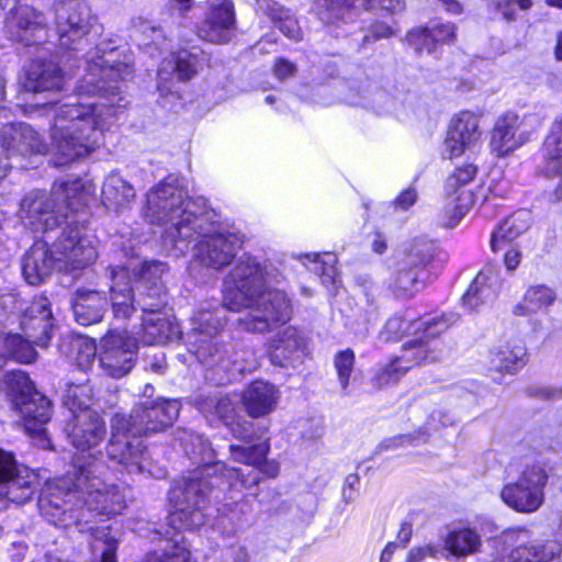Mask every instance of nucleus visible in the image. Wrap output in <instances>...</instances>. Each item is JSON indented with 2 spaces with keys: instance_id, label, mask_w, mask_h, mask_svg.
<instances>
[{
  "instance_id": "1",
  "label": "nucleus",
  "mask_w": 562,
  "mask_h": 562,
  "mask_svg": "<svg viewBox=\"0 0 562 562\" xmlns=\"http://www.w3.org/2000/svg\"><path fill=\"white\" fill-rule=\"evenodd\" d=\"M91 401L88 385L72 384L65 390L63 404L70 413L65 431L82 456L77 458L74 473L48 482L38 499L41 514L64 528L88 525L98 516L119 515L126 506L127 490L101 477L105 465L99 459V447L105 439L106 426L91 408Z\"/></svg>"
},
{
  "instance_id": "2",
  "label": "nucleus",
  "mask_w": 562,
  "mask_h": 562,
  "mask_svg": "<svg viewBox=\"0 0 562 562\" xmlns=\"http://www.w3.org/2000/svg\"><path fill=\"white\" fill-rule=\"evenodd\" d=\"M86 75L75 95L56 105L50 128L54 164L65 166L87 157L101 144L103 128L123 106L120 81L133 74L126 48L100 43L86 55Z\"/></svg>"
},
{
  "instance_id": "3",
  "label": "nucleus",
  "mask_w": 562,
  "mask_h": 562,
  "mask_svg": "<svg viewBox=\"0 0 562 562\" xmlns=\"http://www.w3.org/2000/svg\"><path fill=\"white\" fill-rule=\"evenodd\" d=\"M144 216L151 224L166 226L161 244L169 255L186 254L190 243L198 240L194 262L216 271L231 265L244 244V235L223 227L205 201L189 198L173 175L149 190Z\"/></svg>"
},
{
  "instance_id": "4",
  "label": "nucleus",
  "mask_w": 562,
  "mask_h": 562,
  "mask_svg": "<svg viewBox=\"0 0 562 562\" xmlns=\"http://www.w3.org/2000/svg\"><path fill=\"white\" fill-rule=\"evenodd\" d=\"M178 439L184 452L198 467L178 480L169 492L172 510L168 516V524L176 530H193L204 524L206 499L217 481L225 479L232 488L250 490L259 483L260 473L269 477H276L279 473V464L274 461H266L258 469L269 451L266 442L229 447L232 459L246 465L241 469L227 468L222 462L211 463L213 450L209 441L199 434L183 430Z\"/></svg>"
},
{
  "instance_id": "5",
  "label": "nucleus",
  "mask_w": 562,
  "mask_h": 562,
  "mask_svg": "<svg viewBox=\"0 0 562 562\" xmlns=\"http://www.w3.org/2000/svg\"><path fill=\"white\" fill-rule=\"evenodd\" d=\"M282 279L272 265H263L250 255H243L225 279V304L233 312L249 310L239 318L243 329L266 333L288 323L292 306L283 291L271 289Z\"/></svg>"
},
{
  "instance_id": "6",
  "label": "nucleus",
  "mask_w": 562,
  "mask_h": 562,
  "mask_svg": "<svg viewBox=\"0 0 562 562\" xmlns=\"http://www.w3.org/2000/svg\"><path fill=\"white\" fill-rule=\"evenodd\" d=\"M93 190L91 184L76 178L55 181L50 192L32 190L26 193L18 211L22 225L31 232L47 234L67 223L85 210Z\"/></svg>"
},
{
  "instance_id": "7",
  "label": "nucleus",
  "mask_w": 562,
  "mask_h": 562,
  "mask_svg": "<svg viewBox=\"0 0 562 562\" xmlns=\"http://www.w3.org/2000/svg\"><path fill=\"white\" fill-rule=\"evenodd\" d=\"M85 210L72 215L63 227L60 236L53 243L58 269L67 272L82 270L98 258V240L85 226Z\"/></svg>"
},
{
  "instance_id": "8",
  "label": "nucleus",
  "mask_w": 562,
  "mask_h": 562,
  "mask_svg": "<svg viewBox=\"0 0 562 562\" xmlns=\"http://www.w3.org/2000/svg\"><path fill=\"white\" fill-rule=\"evenodd\" d=\"M111 437L106 446L109 460L128 473L147 471V451L139 434L124 414L111 418Z\"/></svg>"
},
{
  "instance_id": "9",
  "label": "nucleus",
  "mask_w": 562,
  "mask_h": 562,
  "mask_svg": "<svg viewBox=\"0 0 562 562\" xmlns=\"http://www.w3.org/2000/svg\"><path fill=\"white\" fill-rule=\"evenodd\" d=\"M200 362L206 368V379L215 384H226L240 375L255 371L259 361L251 349L235 350L233 345H222L218 352L199 350Z\"/></svg>"
},
{
  "instance_id": "10",
  "label": "nucleus",
  "mask_w": 562,
  "mask_h": 562,
  "mask_svg": "<svg viewBox=\"0 0 562 562\" xmlns=\"http://www.w3.org/2000/svg\"><path fill=\"white\" fill-rule=\"evenodd\" d=\"M548 479V473L541 464L527 465L516 482L503 486L501 498L517 513H535L544 502Z\"/></svg>"
},
{
  "instance_id": "11",
  "label": "nucleus",
  "mask_w": 562,
  "mask_h": 562,
  "mask_svg": "<svg viewBox=\"0 0 562 562\" xmlns=\"http://www.w3.org/2000/svg\"><path fill=\"white\" fill-rule=\"evenodd\" d=\"M441 356V341H408L404 345L401 356L375 370L372 383L379 389L395 384L414 366L436 362Z\"/></svg>"
},
{
  "instance_id": "12",
  "label": "nucleus",
  "mask_w": 562,
  "mask_h": 562,
  "mask_svg": "<svg viewBox=\"0 0 562 562\" xmlns=\"http://www.w3.org/2000/svg\"><path fill=\"white\" fill-rule=\"evenodd\" d=\"M531 530L525 527L503 532V541L510 547L502 562H555L562 554V543L555 539L538 540L531 538Z\"/></svg>"
},
{
  "instance_id": "13",
  "label": "nucleus",
  "mask_w": 562,
  "mask_h": 562,
  "mask_svg": "<svg viewBox=\"0 0 562 562\" xmlns=\"http://www.w3.org/2000/svg\"><path fill=\"white\" fill-rule=\"evenodd\" d=\"M476 175V167L464 165L457 168L447 179L446 195L439 223L445 227H454L470 211L474 203L472 182Z\"/></svg>"
},
{
  "instance_id": "14",
  "label": "nucleus",
  "mask_w": 562,
  "mask_h": 562,
  "mask_svg": "<svg viewBox=\"0 0 562 562\" xmlns=\"http://www.w3.org/2000/svg\"><path fill=\"white\" fill-rule=\"evenodd\" d=\"M89 7L79 0H69L56 8V32L59 46L69 52L79 53L88 44L87 36L91 27Z\"/></svg>"
},
{
  "instance_id": "15",
  "label": "nucleus",
  "mask_w": 562,
  "mask_h": 562,
  "mask_svg": "<svg viewBox=\"0 0 562 562\" xmlns=\"http://www.w3.org/2000/svg\"><path fill=\"white\" fill-rule=\"evenodd\" d=\"M232 311L223 303L209 302L201 306L192 316V329L187 335V345L191 353L200 361L199 350L205 347L211 353L218 352L223 344L217 338L218 331L226 323V312Z\"/></svg>"
},
{
  "instance_id": "16",
  "label": "nucleus",
  "mask_w": 562,
  "mask_h": 562,
  "mask_svg": "<svg viewBox=\"0 0 562 562\" xmlns=\"http://www.w3.org/2000/svg\"><path fill=\"white\" fill-rule=\"evenodd\" d=\"M237 19L233 0H207L203 18L195 26L196 36L207 43L224 45L235 36Z\"/></svg>"
},
{
  "instance_id": "17",
  "label": "nucleus",
  "mask_w": 562,
  "mask_h": 562,
  "mask_svg": "<svg viewBox=\"0 0 562 562\" xmlns=\"http://www.w3.org/2000/svg\"><path fill=\"white\" fill-rule=\"evenodd\" d=\"M533 124L537 128L541 121L536 115L522 119L515 112H506L497 117L491 132L490 149L498 158H504L522 147L530 140L531 131L522 128L525 122Z\"/></svg>"
},
{
  "instance_id": "18",
  "label": "nucleus",
  "mask_w": 562,
  "mask_h": 562,
  "mask_svg": "<svg viewBox=\"0 0 562 562\" xmlns=\"http://www.w3.org/2000/svg\"><path fill=\"white\" fill-rule=\"evenodd\" d=\"M431 250L429 244H417L406 254L392 284L397 296L411 297L424 288L430 276Z\"/></svg>"
},
{
  "instance_id": "19",
  "label": "nucleus",
  "mask_w": 562,
  "mask_h": 562,
  "mask_svg": "<svg viewBox=\"0 0 562 562\" xmlns=\"http://www.w3.org/2000/svg\"><path fill=\"white\" fill-rule=\"evenodd\" d=\"M136 351L137 341L126 330H111L102 339L99 361L108 375L120 379L134 367Z\"/></svg>"
},
{
  "instance_id": "20",
  "label": "nucleus",
  "mask_w": 562,
  "mask_h": 562,
  "mask_svg": "<svg viewBox=\"0 0 562 562\" xmlns=\"http://www.w3.org/2000/svg\"><path fill=\"white\" fill-rule=\"evenodd\" d=\"M364 10H382L397 14L405 10V0H316L312 10L325 24H334L339 20L351 22L358 14V7Z\"/></svg>"
},
{
  "instance_id": "21",
  "label": "nucleus",
  "mask_w": 562,
  "mask_h": 562,
  "mask_svg": "<svg viewBox=\"0 0 562 562\" xmlns=\"http://www.w3.org/2000/svg\"><path fill=\"white\" fill-rule=\"evenodd\" d=\"M167 272L168 266L158 260L145 261L133 268L132 281L136 285L137 305L142 311H155L166 305L164 276Z\"/></svg>"
},
{
  "instance_id": "22",
  "label": "nucleus",
  "mask_w": 562,
  "mask_h": 562,
  "mask_svg": "<svg viewBox=\"0 0 562 562\" xmlns=\"http://www.w3.org/2000/svg\"><path fill=\"white\" fill-rule=\"evenodd\" d=\"M37 475L16 462L14 456L0 449V488L12 503L27 502L36 491Z\"/></svg>"
},
{
  "instance_id": "23",
  "label": "nucleus",
  "mask_w": 562,
  "mask_h": 562,
  "mask_svg": "<svg viewBox=\"0 0 562 562\" xmlns=\"http://www.w3.org/2000/svg\"><path fill=\"white\" fill-rule=\"evenodd\" d=\"M180 405L177 401L146 400L137 404L127 417L139 434L162 431L177 419Z\"/></svg>"
},
{
  "instance_id": "24",
  "label": "nucleus",
  "mask_w": 562,
  "mask_h": 562,
  "mask_svg": "<svg viewBox=\"0 0 562 562\" xmlns=\"http://www.w3.org/2000/svg\"><path fill=\"white\" fill-rule=\"evenodd\" d=\"M5 32L11 40L26 46L37 44L47 36V21L43 13L32 7L19 5L7 18Z\"/></svg>"
},
{
  "instance_id": "25",
  "label": "nucleus",
  "mask_w": 562,
  "mask_h": 562,
  "mask_svg": "<svg viewBox=\"0 0 562 562\" xmlns=\"http://www.w3.org/2000/svg\"><path fill=\"white\" fill-rule=\"evenodd\" d=\"M456 321L457 317L454 315L440 317L428 315L417 319H414L408 315L405 317L394 316L386 322L385 333L387 334V339H397L409 333H422L420 337L413 339L412 341H439L436 339V336L447 330Z\"/></svg>"
},
{
  "instance_id": "26",
  "label": "nucleus",
  "mask_w": 562,
  "mask_h": 562,
  "mask_svg": "<svg viewBox=\"0 0 562 562\" xmlns=\"http://www.w3.org/2000/svg\"><path fill=\"white\" fill-rule=\"evenodd\" d=\"M481 136L480 116L470 111L460 112L450 122L445 151L449 158L460 157L474 148Z\"/></svg>"
},
{
  "instance_id": "27",
  "label": "nucleus",
  "mask_w": 562,
  "mask_h": 562,
  "mask_svg": "<svg viewBox=\"0 0 562 562\" xmlns=\"http://www.w3.org/2000/svg\"><path fill=\"white\" fill-rule=\"evenodd\" d=\"M194 406L210 420H221L231 428L235 437L246 438L247 428L251 424L238 420L236 401L229 395H204L200 394L194 400Z\"/></svg>"
},
{
  "instance_id": "28",
  "label": "nucleus",
  "mask_w": 562,
  "mask_h": 562,
  "mask_svg": "<svg viewBox=\"0 0 562 562\" xmlns=\"http://www.w3.org/2000/svg\"><path fill=\"white\" fill-rule=\"evenodd\" d=\"M111 285L110 300L116 319H128L137 305L136 285L132 281L131 271L123 266L109 268Z\"/></svg>"
},
{
  "instance_id": "29",
  "label": "nucleus",
  "mask_w": 562,
  "mask_h": 562,
  "mask_svg": "<svg viewBox=\"0 0 562 562\" xmlns=\"http://www.w3.org/2000/svg\"><path fill=\"white\" fill-rule=\"evenodd\" d=\"M49 305L47 297H36L26 308L21 319L24 336L32 339L36 346L46 347L50 339L53 313Z\"/></svg>"
},
{
  "instance_id": "30",
  "label": "nucleus",
  "mask_w": 562,
  "mask_h": 562,
  "mask_svg": "<svg viewBox=\"0 0 562 562\" xmlns=\"http://www.w3.org/2000/svg\"><path fill=\"white\" fill-rule=\"evenodd\" d=\"M0 143L10 154H44L48 147L40 134L24 123L9 124L0 130Z\"/></svg>"
},
{
  "instance_id": "31",
  "label": "nucleus",
  "mask_w": 562,
  "mask_h": 562,
  "mask_svg": "<svg viewBox=\"0 0 562 562\" xmlns=\"http://www.w3.org/2000/svg\"><path fill=\"white\" fill-rule=\"evenodd\" d=\"M54 268L58 269L56 255L44 240L35 241L22 259V274L31 285L44 282Z\"/></svg>"
},
{
  "instance_id": "32",
  "label": "nucleus",
  "mask_w": 562,
  "mask_h": 562,
  "mask_svg": "<svg viewBox=\"0 0 562 562\" xmlns=\"http://www.w3.org/2000/svg\"><path fill=\"white\" fill-rule=\"evenodd\" d=\"M278 387L265 380L249 383L241 393V403L251 418H261L271 414L278 405Z\"/></svg>"
},
{
  "instance_id": "33",
  "label": "nucleus",
  "mask_w": 562,
  "mask_h": 562,
  "mask_svg": "<svg viewBox=\"0 0 562 562\" xmlns=\"http://www.w3.org/2000/svg\"><path fill=\"white\" fill-rule=\"evenodd\" d=\"M14 409L23 420L25 430L31 435L45 434L44 425L50 419L52 407L47 397L37 391L31 392L26 398H20Z\"/></svg>"
},
{
  "instance_id": "34",
  "label": "nucleus",
  "mask_w": 562,
  "mask_h": 562,
  "mask_svg": "<svg viewBox=\"0 0 562 562\" xmlns=\"http://www.w3.org/2000/svg\"><path fill=\"white\" fill-rule=\"evenodd\" d=\"M501 283L499 270L495 266H486L462 296V305L474 311L481 304L492 302L497 296Z\"/></svg>"
},
{
  "instance_id": "35",
  "label": "nucleus",
  "mask_w": 562,
  "mask_h": 562,
  "mask_svg": "<svg viewBox=\"0 0 562 562\" xmlns=\"http://www.w3.org/2000/svg\"><path fill=\"white\" fill-rule=\"evenodd\" d=\"M64 87V75L53 60H33L25 71L24 88L31 92L59 91Z\"/></svg>"
},
{
  "instance_id": "36",
  "label": "nucleus",
  "mask_w": 562,
  "mask_h": 562,
  "mask_svg": "<svg viewBox=\"0 0 562 562\" xmlns=\"http://www.w3.org/2000/svg\"><path fill=\"white\" fill-rule=\"evenodd\" d=\"M304 337L292 326L279 331L269 342L268 352L272 364L286 367L301 356Z\"/></svg>"
},
{
  "instance_id": "37",
  "label": "nucleus",
  "mask_w": 562,
  "mask_h": 562,
  "mask_svg": "<svg viewBox=\"0 0 562 562\" xmlns=\"http://www.w3.org/2000/svg\"><path fill=\"white\" fill-rule=\"evenodd\" d=\"M527 359L526 346L516 339L499 342L488 353L491 369L498 372L515 373L526 366Z\"/></svg>"
},
{
  "instance_id": "38",
  "label": "nucleus",
  "mask_w": 562,
  "mask_h": 562,
  "mask_svg": "<svg viewBox=\"0 0 562 562\" xmlns=\"http://www.w3.org/2000/svg\"><path fill=\"white\" fill-rule=\"evenodd\" d=\"M204 54L196 49L194 52L182 49L165 59L158 69L159 80H168L176 75L180 80H189L202 68Z\"/></svg>"
},
{
  "instance_id": "39",
  "label": "nucleus",
  "mask_w": 562,
  "mask_h": 562,
  "mask_svg": "<svg viewBox=\"0 0 562 562\" xmlns=\"http://www.w3.org/2000/svg\"><path fill=\"white\" fill-rule=\"evenodd\" d=\"M106 305L103 293L88 289L78 290L71 301L74 317L82 326L100 322Z\"/></svg>"
},
{
  "instance_id": "40",
  "label": "nucleus",
  "mask_w": 562,
  "mask_h": 562,
  "mask_svg": "<svg viewBox=\"0 0 562 562\" xmlns=\"http://www.w3.org/2000/svg\"><path fill=\"white\" fill-rule=\"evenodd\" d=\"M161 310L143 311L142 339L147 345L165 344L177 338L180 334L178 324L164 315Z\"/></svg>"
},
{
  "instance_id": "41",
  "label": "nucleus",
  "mask_w": 562,
  "mask_h": 562,
  "mask_svg": "<svg viewBox=\"0 0 562 562\" xmlns=\"http://www.w3.org/2000/svg\"><path fill=\"white\" fill-rule=\"evenodd\" d=\"M258 13L267 15L279 30L290 40L300 41L303 37L297 20L284 7L274 0H256Z\"/></svg>"
},
{
  "instance_id": "42",
  "label": "nucleus",
  "mask_w": 562,
  "mask_h": 562,
  "mask_svg": "<svg viewBox=\"0 0 562 562\" xmlns=\"http://www.w3.org/2000/svg\"><path fill=\"white\" fill-rule=\"evenodd\" d=\"M135 198L134 188L117 173H110L102 187V203L111 211L126 209Z\"/></svg>"
},
{
  "instance_id": "43",
  "label": "nucleus",
  "mask_w": 562,
  "mask_h": 562,
  "mask_svg": "<svg viewBox=\"0 0 562 562\" xmlns=\"http://www.w3.org/2000/svg\"><path fill=\"white\" fill-rule=\"evenodd\" d=\"M542 156L544 160L543 171L548 176L561 177L560 190L562 194V115L557 117L552 124L543 143Z\"/></svg>"
},
{
  "instance_id": "44",
  "label": "nucleus",
  "mask_w": 562,
  "mask_h": 562,
  "mask_svg": "<svg viewBox=\"0 0 562 562\" xmlns=\"http://www.w3.org/2000/svg\"><path fill=\"white\" fill-rule=\"evenodd\" d=\"M92 562H117L116 551L120 539L110 526L89 527Z\"/></svg>"
},
{
  "instance_id": "45",
  "label": "nucleus",
  "mask_w": 562,
  "mask_h": 562,
  "mask_svg": "<svg viewBox=\"0 0 562 562\" xmlns=\"http://www.w3.org/2000/svg\"><path fill=\"white\" fill-rule=\"evenodd\" d=\"M426 429L419 430L417 436L401 435L385 439L380 448L384 450L396 449L406 445H418L426 442L429 438L428 430H437L441 426L453 424V417L441 409H435L428 417Z\"/></svg>"
},
{
  "instance_id": "46",
  "label": "nucleus",
  "mask_w": 562,
  "mask_h": 562,
  "mask_svg": "<svg viewBox=\"0 0 562 562\" xmlns=\"http://www.w3.org/2000/svg\"><path fill=\"white\" fill-rule=\"evenodd\" d=\"M530 214L526 210H520L509 217L505 218L493 232L491 247L497 251L503 244L509 243L529 228Z\"/></svg>"
},
{
  "instance_id": "47",
  "label": "nucleus",
  "mask_w": 562,
  "mask_h": 562,
  "mask_svg": "<svg viewBox=\"0 0 562 562\" xmlns=\"http://www.w3.org/2000/svg\"><path fill=\"white\" fill-rule=\"evenodd\" d=\"M555 300L557 294L551 288L533 285L528 288L522 299L514 305L513 314L516 316H529L551 306Z\"/></svg>"
},
{
  "instance_id": "48",
  "label": "nucleus",
  "mask_w": 562,
  "mask_h": 562,
  "mask_svg": "<svg viewBox=\"0 0 562 562\" xmlns=\"http://www.w3.org/2000/svg\"><path fill=\"white\" fill-rule=\"evenodd\" d=\"M481 536L471 528L452 530L445 539V549L456 558L475 554L481 550Z\"/></svg>"
},
{
  "instance_id": "49",
  "label": "nucleus",
  "mask_w": 562,
  "mask_h": 562,
  "mask_svg": "<svg viewBox=\"0 0 562 562\" xmlns=\"http://www.w3.org/2000/svg\"><path fill=\"white\" fill-rule=\"evenodd\" d=\"M304 258L312 262V271L319 276L322 283L330 291H336L339 283V276L336 268L337 257L333 252L323 255H304Z\"/></svg>"
},
{
  "instance_id": "50",
  "label": "nucleus",
  "mask_w": 562,
  "mask_h": 562,
  "mask_svg": "<svg viewBox=\"0 0 562 562\" xmlns=\"http://www.w3.org/2000/svg\"><path fill=\"white\" fill-rule=\"evenodd\" d=\"M3 345L9 356L21 363H31L36 358V344L27 336L24 338L20 334H10L4 338Z\"/></svg>"
},
{
  "instance_id": "51",
  "label": "nucleus",
  "mask_w": 562,
  "mask_h": 562,
  "mask_svg": "<svg viewBox=\"0 0 562 562\" xmlns=\"http://www.w3.org/2000/svg\"><path fill=\"white\" fill-rule=\"evenodd\" d=\"M3 387L11 398L13 407L16 406V402L22 397L26 398L31 392L35 389L30 378L22 371L12 370L5 373L3 378Z\"/></svg>"
},
{
  "instance_id": "52",
  "label": "nucleus",
  "mask_w": 562,
  "mask_h": 562,
  "mask_svg": "<svg viewBox=\"0 0 562 562\" xmlns=\"http://www.w3.org/2000/svg\"><path fill=\"white\" fill-rule=\"evenodd\" d=\"M355 352L351 349L339 351L334 358L337 378L345 395L349 394L348 387L355 367Z\"/></svg>"
},
{
  "instance_id": "53",
  "label": "nucleus",
  "mask_w": 562,
  "mask_h": 562,
  "mask_svg": "<svg viewBox=\"0 0 562 562\" xmlns=\"http://www.w3.org/2000/svg\"><path fill=\"white\" fill-rule=\"evenodd\" d=\"M431 32L428 26H418L406 34L407 44L414 48L415 53L420 55L424 52L430 54L436 49V42L431 38Z\"/></svg>"
},
{
  "instance_id": "54",
  "label": "nucleus",
  "mask_w": 562,
  "mask_h": 562,
  "mask_svg": "<svg viewBox=\"0 0 562 562\" xmlns=\"http://www.w3.org/2000/svg\"><path fill=\"white\" fill-rule=\"evenodd\" d=\"M532 5V0H499L496 9L505 21L513 22L518 19V11L527 12Z\"/></svg>"
},
{
  "instance_id": "55",
  "label": "nucleus",
  "mask_w": 562,
  "mask_h": 562,
  "mask_svg": "<svg viewBox=\"0 0 562 562\" xmlns=\"http://www.w3.org/2000/svg\"><path fill=\"white\" fill-rule=\"evenodd\" d=\"M428 27L430 29L431 38L436 42V45L451 43L456 38L457 26L454 23H436Z\"/></svg>"
},
{
  "instance_id": "56",
  "label": "nucleus",
  "mask_w": 562,
  "mask_h": 562,
  "mask_svg": "<svg viewBox=\"0 0 562 562\" xmlns=\"http://www.w3.org/2000/svg\"><path fill=\"white\" fill-rule=\"evenodd\" d=\"M135 32H139L145 35V40L143 42L144 45H149L153 43L154 45L159 46L160 41L164 40V33L161 27L154 26L149 22L142 21L138 19V22H134Z\"/></svg>"
},
{
  "instance_id": "57",
  "label": "nucleus",
  "mask_w": 562,
  "mask_h": 562,
  "mask_svg": "<svg viewBox=\"0 0 562 562\" xmlns=\"http://www.w3.org/2000/svg\"><path fill=\"white\" fill-rule=\"evenodd\" d=\"M394 34L390 25L376 22L370 26L369 33L363 37V45L382 38H389Z\"/></svg>"
},
{
  "instance_id": "58",
  "label": "nucleus",
  "mask_w": 562,
  "mask_h": 562,
  "mask_svg": "<svg viewBox=\"0 0 562 562\" xmlns=\"http://www.w3.org/2000/svg\"><path fill=\"white\" fill-rule=\"evenodd\" d=\"M274 75L279 79H285L293 76L296 71V66L284 58H279L274 65Z\"/></svg>"
},
{
  "instance_id": "59",
  "label": "nucleus",
  "mask_w": 562,
  "mask_h": 562,
  "mask_svg": "<svg viewBox=\"0 0 562 562\" xmlns=\"http://www.w3.org/2000/svg\"><path fill=\"white\" fill-rule=\"evenodd\" d=\"M360 479L358 474H349L345 480L342 487V496L346 502H351L356 497V487L359 485Z\"/></svg>"
},
{
  "instance_id": "60",
  "label": "nucleus",
  "mask_w": 562,
  "mask_h": 562,
  "mask_svg": "<svg viewBox=\"0 0 562 562\" xmlns=\"http://www.w3.org/2000/svg\"><path fill=\"white\" fill-rule=\"evenodd\" d=\"M417 200V192L415 189H407L401 192V194L395 199V206L405 211L409 209L413 204H415Z\"/></svg>"
},
{
  "instance_id": "61",
  "label": "nucleus",
  "mask_w": 562,
  "mask_h": 562,
  "mask_svg": "<svg viewBox=\"0 0 562 562\" xmlns=\"http://www.w3.org/2000/svg\"><path fill=\"white\" fill-rule=\"evenodd\" d=\"M368 90H361L360 88H357L355 90L353 88L350 89V95H348L347 101L352 105H360V106H369L370 102L368 100L367 95H362L363 93H367Z\"/></svg>"
},
{
  "instance_id": "62",
  "label": "nucleus",
  "mask_w": 562,
  "mask_h": 562,
  "mask_svg": "<svg viewBox=\"0 0 562 562\" xmlns=\"http://www.w3.org/2000/svg\"><path fill=\"white\" fill-rule=\"evenodd\" d=\"M520 259H521L520 251H518L517 249H514V248L508 249L504 255V262H505L507 270H509V271L515 270L519 266Z\"/></svg>"
},
{
  "instance_id": "63",
  "label": "nucleus",
  "mask_w": 562,
  "mask_h": 562,
  "mask_svg": "<svg viewBox=\"0 0 562 562\" xmlns=\"http://www.w3.org/2000/svg\"><path fill=\"white\" fill-rule=\"evenodd\" d=\"M443 9L450 14H461L463 12V5L459 0H437Z\"/></svg>"
},
{
  "instance_id": "64",
  "label": "nucleus",
  "mask_w": 562,
  "mask_h": 562,
  "mask_svg": "<svg viewBox=\"0 0 562 562\" xmlns=\"http://www.w3.org/2000/svg\"><path fill=\"white\" fill-rule=\"evenodd\" d=\"M427 558L423 546L413 548L407 554V562H423Z\"/></svg>"
}]
</instances>
